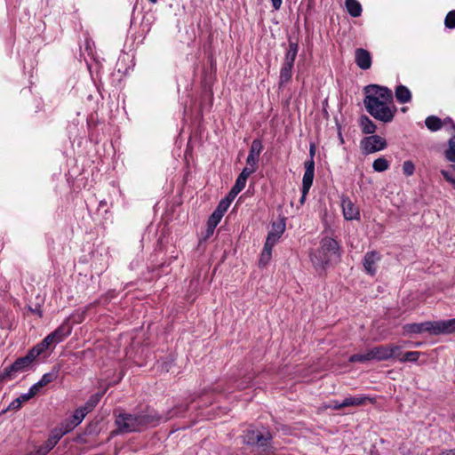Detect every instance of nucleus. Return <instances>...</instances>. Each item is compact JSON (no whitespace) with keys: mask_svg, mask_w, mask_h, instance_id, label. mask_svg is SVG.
Segmentation results:
<instances>
[{"mask_svg":"<svg viewBox=\"0 0 455 455\" xmlns=\"http://www.w3.org/2000/svg\"><path fill=\"white\" fill-rule=\"evenodd\" d=\"M419 355L420 353L417 351L406 352L402 357H399V360L401 362H416Z\"/></svg>","mask_w":455,"mask_h":455,"instance_id":"nucleus-32","label":"nucleus"},{"mask_svg":"<svg viewBox=\"0 0 455 455\" xmlns=\"http://www.w3.org/2000/svg\"><path fill=\"white\" fill-rule=\"evenodd\" d=\"M305 172L302 179V187L305 192H308L315 176V162L314 160H308L305 162Z\"/></svg>","mask_w":455,"mask_h":455,"instance_id":"nucleus-13","label":"nucleus"},{"mask_svg":"<svg viewBox=\"0 0 455 455\" xmlns=\"http://www.w3.org/2000/svg\"><path fill=\"white\" fill-rule=\"evenodd\" d=\"M360 125L362 128V132L365 134L373 135L377 129L374 123L366 116L361 117Z\"/></svg>","mask_w":455,"mask_h":455,"instance_id":"nucleus-22","label":"nucleus"},{"mask_svg":"<svg viewBox=\"0 0 455 455\" xmlns=\"http://www.w3.org/2000/svg\"><path fill=\"white\" fill-rule=\"evenodd\" d=\"M33 362L34 360L28 354L16 359L12 364L4 368V371L0 372V384L6 380L13 379L20 372L28 371Z\"/></svg>","mask_w":455,"mask_h":455,"instance_id":"nucleus-3","label":"nucleus"},{"mask_svg":"<svg viewBox=\"0 0 455 455\" xmlns=\"http://www.w3.org/2000/svg\"><path fill=\"white\" fill-rule=\"evenodd\" d=\"M329 407L332 408L333 410H340L345 408L344 405H342V402L339 403L337 401L331 402V404Z\"/></svg>","mask_w":455,"mask_h":455,"instance_id":"nucleus-51","label":"nucleus"},{"mask_svg":"<svg viewBox=\"0 0 455 455\" xmlns=\"http://www.w3.org/2000/svg\"><path fill=\"white\" fill-rule=\"evenodd\" d=\"M71 332V328L68 323H63L54 331L51 332L57 343L61 342Z\"/></svg>","mask_w":455,"mask_h":455,"instance_id":"nucleus-18","label":"nucleus"},{"mask_svg":"<svg viewBox=\"0 0 455 455\" xmlns=\"http://www.w3.org/2000/svg\"><path fill=\"white\" fill-rule=\"evenodd\" d=\"M365 99L364 100H370L373 99L375 101L388 102L393 99V92L387 87H381L379 85H369L365 87Z\"/></svg>","mask_w":455,"mask_h":455,"instance_id":"nucleus-6","label":"nucleus"},{"mask_svg":"<svg viewBox=\"0 0 455 455\" xmlns=\"http://www.w3.org/2000/svg\"><path fill=\"white\" fill-rule=\"evenodd\" d=\"M345 4L350 16L356 18L362 14V6L357 0H346Z\"/></svg>","mask_w":455,"mask_h":455,"instance_id":"nucleus-21","label":"nucleus"},{"mask_svg":"<svg viewBox=\"0 0 455 455\" xmlns=\"http://www.w3.org/2000/svg\"><path fill=\"white\" fill-rule=\"evenodd\" d=\"M443 178L450 182L455 188V176L448 171H442Z\"/></svg>","mask_w":455,"mask_h":455,"instance_id":"nucleus-43","label":"nucleus"},{"mask_svg":"<svg viewBox=\"0 0 455 455\" xmlns=\"http://www.w3.org/2000/svg\"><path fill=\"white\" fill-rule=\"evenodd\" d=\"M42 341L43 346H47L48 347L52 345L58 344L51 333L48 334Z\"/></svg>","mask_w":455,"mask_h":455,"instance_id":"nucleus-44","label":"nucleus"},{"mask_svg":"<svg viewBox=\"0 0 455 455\" xmlns=\"http://www.w3.org/2000/svg\"><path fill=\"white\" fill-rule=\"evenodd\" d=\"M49 347L47 346H43V341H41L39 344L35 346L33 348H31L28 354L30 355V357L35 360L38 355H40L42 353H44L46 349Z\"/></svg>","mask_w":455,"mask_h":455,"instance_id":"nucleus-29","label":"nucleus"},{"mask_svg":"<svg viewBox=\"0 0 455 455\" xmlns=\"http://www.w3.org/2000/svg\"><path fill=\"white\" fill-rule=\"evenodd\" d=\"M65 435V431H63L62 427L54 429L50 435L49 438L52 440L55 443L60 440V438Z\"/></svg>","mask_w":455,"mask_h":455,"instance_id":"nucleus-36","label":"nucleus"},{"mask_svg":"<svg viewBox=\"0 0 455 455\" xmlns=\"http://www.w3.org/2000/svg\"><path fill=\"white\" fill-rule=\"evenodd\" d=\"M222 215L218 213L217 212H213L212 214L210 216L208 222H207V232L209 234H212L215 228L218 226V224L220 222L222 219Z\"/></svg>","mask_w":455,"mask_h":455,"instance_id":"nucleus-25","label":"nucleus"},{"mask_svg":"<svg viewBox=\"0 0 455 455\" xmlns=\"http://www.w3.org/2000/svg\"><path fill=\"white\" fill-rule=\"evenodd\" d=\"M451 451H452L453 455H455V450H451Z\"/></svg>","mask_w":455,"mask_h":455,"instance_id":"nucleus-59","label":"nucleus"},{"mask_svg":"<svg viewBox=\"0 0 455 455\" xmlns=\"http://www.w3.org/2000/svg\"><path fill=\"white\" fill-rule=\"evenodd\" d=\"M357 66L362 69H368L371 66V59H355Z\"/></svg>","mask_w":455,"mask_h":455,"instance_id":"nucleus-39","label":"nucleus"},{"mask_svg":"<svg viewBox=\"0 0 455 455\" xmlns=\"http://www.w3.org/2000/svg\"><path fill=\"white\" fill-rule=\"evenodd\" d=\"M95 53V44L88 36L84 37L83 44L80 46L81 57H93Z\"/></svg>","mask_w":455,"mask_h":455,"instance_id":"nucleus-17","label":"nucleus"},{"mask_svg":"<svg viewBox=\"0 0 455 455\" xmlns=\"http://www.w3.org/2000/svg\"><path fill=\"white\" fill-rule=\"evenodd\" d=\"M60 366H53L49 372L43 375L41 379L38 381V386H41L43 387L47 384L54 381L58 378Z\"/></svg>","mask_w":455,"mask_h":455,"instance_id":"nucleus-20","label":"nucleus"},{"mask_svg":"<svg viewBox=\"0 0 455 455\" xmlns=\"http://www.w3.org/2000/svg\"><path fill=\"white\" fill-rule=\"evenodd\" d=\"M271 435L269 432L261 433L256 429L248 428L243 435V442L247 444H259L265 445L270 440Z\"/></svg>","mask_w":455,"mask_h":455,"instance_id":"nucleus-9","label":"nucleus"},{"mask_svg":"<svg viewBox=\"0 0 455 455\" xmlns=\"http://www.w3.org/2000/svg\"><path fill=\"white\" fill-rule=\"evenodd\" d=\"M87 413L88 412L86 411V409H84L83 407L76 409L71 418V427L78 426L83 421Z\"/></svg>","mask_w":455,"mask_h":455,"instance_id":"nucleus-26","label":"nucleus"},{"mask_svg":"<svg viewBox=\"0 0 455 455\" xmlns=\"http://www.w3.org/2000/svg\"><path fill=\"white\" fill-rule=\"evenodd\" d=\"M454 168H455V165H454Z\"/></svg>","mask_w":455,"mask_h":455,"instance_id":"nucleus-60","label":"nucleus"},{"mask_svg":"<svg viewBox=\"0 0 455 455\" xmlns=\"http://www.w3.org/2000/svg\"><path fill=\"white\" fill-rule=\"evenodd\" d=\"M381 260V255L376 251L366 252L363 257V266L366 273L373 276L377 273L378 263Z\"/></svg>","mask_w":455,"mask_h":455,"instance_id":"nucleus-10","label":"nucleus"},{"mask_svg":"<svg viewBox=\"0 0 455 455\" xmlns=\"http://www.w3.org/2000/svg\"><path fill=\"white\" fill-rule=\"evenodd\" d=\"M348 361L350 363H366L371 361L370 357L368 356V352L366 351L364 354H355L352 355Z\"/></svg>","mask_w":455,"mask_h":455,"instance_id":"nucleus-33","label":"nucleus"},{"mask_svg":"<svg viewBox=\"0 0 455 455\" xmlns=\"http://www.w3.org/2000/svg\"><path fill=\"white\" fill-rule=\"evenodd\" d=\"M372 168L378 172H385L389 168V162L384 157H379L373 162Z\"/></svg>","mask_w":455,"mask_h":455,"instance_id":"nucleus-28","label":"nucleus"},{"mask_svg":"<svg viewBox=\"0 0 455 455\" xmlns=\"http://www.w3.org/2000/svg\"><path fill=\"white\" fill-rule=\"evenodd\" d=\"M246 181H247L246 179L238 176L233 188L235 190L241 192L244 188V187L246 185Z\"/></svg>","mask_w":455,"mask_h":455,"instance_id":"nucleus-40","label":"nucleus"},{"mask_svg":"<svg viewBox=\"0 0 455 455\" xmlns=\"http://www.w3.org/2000/svg\"><path fill=\"white\" fill-rule=\"evenodd\" d=\"M103 394L102 393H96L94 395H92L89 399L88 401L86 402V403L83 406L84 409H86V411L87 412H90L91 411H92L95 406L99 403V402L100 401L101 397H102Z\"/></svg>","mask_w":455,"mask_h":455,"instance_id":"nucleus-27","label":"nucleus"},{"mask_svg":"<svg viewBox=\"0 0 455 455\" xmlns=\"http://www.w3.org/2000/svg\"><path fill=\"white\" fill-rule=\"evenodd\" d=\"M61 427H62L63 431H65V434H66V433H68L71 430H73L76 427H71V419H70Z\"/></svg>","mask_w":455,"mask_h":455,"instance_id":"nucleus-50","label":"nucleus"},{"mask_svg":"<svg viewBox=\"0 0 455 455\" xmlns=\"http://www.w3.org/2000/svg\"><path fill=\"white\" fill-rule=\"evenodd\" d=\"M40 388H42L41 386H38V382L34 384L28 390V394L30 395V397H34L40 390Z\"/></svg>","mask_w":455,"mask_h":455,"instance_id":"nucleus-46","label":"nucleus"},{"mask_svg":"<svg viewBox=\"0 0 455 455\" xmlns=\"http://www.w3.org/2000/svg\"><path fill=\"white\" fill-rule=\"evenodd\" d=\"M368 113L374 118L388 123L393 120L394 111L387 106V102L375 101L373 99L363 100Z\"/></svg>","mask_w":455,"mask_h":455,"instance_id":"nucleus-4","label":"nucleus"},{"mask_svg":"<svg viewBox=\"0 0 455 455\" xmlns=\"http://www.w3.org/2000/svg\"><path fill=\"white\" fill-rule=\"evenodd\" d=\"M272 249L273 247L267 246V244H264L262 252L260 254V258L259 260V266L260 267H265L270 261L272 257Z\"/></svg>","mask_w":455,"mask_h":455,"instance_id":"nucleus-23","label":"nucleus"},{"mask_svg":"<svg viewBox=\"0 0 455 455\" xmlns=\"http://www.w3.org/2000/svg\"><path fill=\"white\" fill-rule=\"evenodd\" d=\"M355 57H371L370 52L363 48H357L355 52Z\"/></svg>","mask_w":455,"mask_h":455,"instance_id":"nucleus-47","label":"nucleus"},{"mask_svg":"<svg viewBox=\"0 0 455 455\" xmlns=\"http://www.w3.org/2000/svg\"><path fill=\"white\" fill-rule=\"evenodd\" d=\"M162 417L155 412L142 411L136 414L120 412L116 416V434L141 431L147 427H155L160 423Z\"/></svg>","mask_w":455,"mask_h":455,"instance_id":"nucleus-1","label":"nucleus"},{"mask_svg":"<svg viewBox=\"0 0 455 455\" xmlns=\"http://www.w3.org/2000/svg\"><path fill=\"white\" fill-rule=\"evenodd\" d=\"M230 206V204H228V200H221L217 208L215 209V212L220 213V215H224L225 212L228 211V207Z\"/></svg>","mask_w":455,"mask_h":455,"instance_id":"nucleus-37","label":"nucleus"},{"mask_svg":"<svg viewBox=\"0 0 455 455\" xmlns=\"http://www.w3.org/2000/svg\"><path fill=\"white\" fill-rule=\"evenodd\" d=\"M256 172V170H254V168H251V167H249V166H247V165H246V166L242 170V172H241V173L239 174V176L247 180V179H248V177H249L251 174H252L253 172Z\"/></svg>","mask_w":455,"mask_h":455,"instance_id":"nucleus-42","label":"nucleus"},{"mask_svg":"<svg viewBox=\"0 0 455 455\" xmlns=\"http://www.w3.org/2000/svg\"><path fill=\"white\" fill-rule=\"evenodd\" d=\"M448 160L455 162V136L449 140V148L445 152Z\"/></svg>","mask_w":455,"mask_h":455,"instance_id":"nucleus-31","label":"nucleus"},{"mask_svg":"<svg viewBox=\"0 0 455 455\" xmlns=\"http://www.w3.org/2000/svg\"><path fill=\"white\" fill-rule=\"evenodd\" d=\"M238 193L240 192L232 188L228 195L223 200H228V204H231V202L235 198Z\"/></svg>","mask_w":455,"mask_h":455,"instance_id":"nucleus-45","label":"nucleus"},{"mask_svg":"<svg viewBox=\"0 0 455 455\" xmlns=\"http://www.w3.org/2000/svg\"><path fill=\"white\" fill-rule=\"evenodd\" d=\"M400 347L398 346H390V347H374L369 350L368 356L370 357V360H377V361H384L387 360L391 357H398L399 355L397 352L399 351Z\"/></svg>","mask_w":455,"mask_h":455,"instance_id":"nucleus-7","label":"nucleus"},{"mask_svg":"<svg viewBox=\"0 0 455 455\" xmlns=\"http://www.w3.org/2000/svg\"><path fill=\"white\" fill-rule=\"evenodd\" d=\"M21 407V403L20 400L14 399L8 406V410L17 411Z\"/></svg>","mask_w":455,"mask_h":455,"instance_id":"nucleus-48","label":"nucleus"},{"mask_svg":"<svg viewBox=\"0 0 455 455\" xmlns=\"http://www.w3.org/2000/svg\"><path fill=\"white\" fill-rule=\"evenodd\" d=\"M298 53V44L295 43H290L289 50L286 57H296Z\"/></svg>","mask_w":455,"mask_h":455,"instance_id":"nucleus-41","label":"nucleus"},{"mask_svg":"<svg viewBox=\"0 0 455 455\" xmlns=\"http://www.w3.org/2000/svg\"><path fill=\"white\" fill-rule=\"evenodd\" d=\"M403 331L408 334L411 333H420L427 330V325L425 323H407L403 327Z\"/></svg>","mask_w":455,"mask_h":455,"instance_id":"nucleus-24","label":"nucleus"},{"mask_svg":"<svg viewBox=\"0 0 455 455\" xmlns=\"http://www.w3.org/2000/svg\"><path fill=\"white\" fill-rule=\"evenodd\" d=\"M455 332V318L428 322V333L451 334Z\"/></svg>","mask_w":455,"mask_h":455,"instance_id":"nucleus-8","label":"nucleus"},{"mask_svg":"<svg viewBox=\"0 0 455 455\" xmlns=\"http://www.w3.org/2000/svg\"><path fill=\"white\" fill-rule=\"evenodd\" d=\"M442 127H444L448 132L455 131V124L451 118L441 120L435 116H428V130L435 132L440 130Z\"/></svg>","mask_w":455,"mask_h":455,"instance_id":"nucleus-11","label":"nucleus"},{"mask_svg":"<svg viewBox=\"0 0 455 455\" xmlns=\"http://www.w3.org/2000/svg\"><path fill=\"white\" fill-rule=\"evenodd\" d=\"M263 149L262 142L260 140H253L251 144L249 155L259 156Z\"/></svg>","mask_w":455,"mask_h":455,"instance_id":"nucleus-30","label":"nucleus"},{"mask_svg":"<svg viewBox=\"0 0 455 455\" xmlns=\"http://www.w3.org/2000/svg\"><path fill=\"white\" fill-rule=\"evenodd\" d=\"M308 192H305L303 189H302V196L300 197V204H304L305 200H306V196L307 195Z\"/></svg>","mask_w":455,"mask_h":455,"instance_id":"nucleus-56","label":"nucleus"},{"mask_svg":"<svg viewBox=\"0 0 455 455\" xmlns=\"http://www.w3.org/2000/svg\"><path fill=\"white\" fill-rule=\"evenodd\" d=\"M315 152V146L311 145L310 149H309L310 160H314Z\"/></svg>","mask_w":455,"mask_h":455,"instance_id":"nucleus-55","label":"nucleus"},{"mask_svg":"<svg viewBox=\"0 0 455 455\" xmlns=\"http://www.w3.org/2000/svg\"><path fill=\"white\" fill-rule=\"evenodd\" d=\"M259 156L248 155L246 159V165L251 168H254V170H257L258 168V163H259Z\"/></svg>","mask_w":455,"mask_h":455,"instance_id":"nucleus-38","label":"nucleus"},{"mask_svg":"<svg viewBox=\"0 0 455 455\" xmlns=\"http://www.w3.org/2000/svg\"><path fill=\"white\" fill-rule=\"evenodd\" d=\"M29 399H31L30 395L27 393V394H22L21 395H20L17 400H20V403L22 404L23 403L28 401Z\"/></svg>","mask_w":455,"mask_h":455,"instance_id":"nucleus-53","label":"nucleus"},{"mask_svg":"<svg viewBox=\"0 0 455 455\" xmlns=\"http://www.w3.org/2000/svg\"><path fill=\"white\" fill-rule=\"evenodd\" d=\"M366 402L373 403L374 399L366 395L348 396L342 401V405H344V407H355L363 405Z\"/></svg>","mask_w":455,"mask_h":455,"instance_id":"nucleus-15","label":"nucleus"},{"mask_svg":"<svg viewBox=\"0 0 455 455\" xmlns=\"http://www.w3.org/2000/svg\"><path fill=\"white\" fill-rule=\"evenodd\" d=\"M148 1H149V2H151V3H153V4H155V3H156V2H157V0H148Z\"/></svg>","mask_w":455,"mask_h":455,"instance_id":"nucleus-58","label":"nucleus"},{"mask_svg":"<svg viewBox=\"0 0 455 455\" xmlns=\"http://www.w3.org/2000/svg\"><path fill=\"white\" fill-rule=\"evenodd\" d=\"M438 455H453V453H452L451 450H448V451H442Z\"/></svg>","mask_w":455,"mask_h":455,"instance_id":"nucleus-57","label":"nucleus"},{"mask_svg":"<svg viewBox=\"0 0 455 455\" xmlns=\"http://www.w3.org/2000/svg\"><path fill=\"white\" fill-rule=\"evenodd\" d=\"M48 452L49 451H46V449L44 447V445H41L36 451L35 455H46Z\"/></svg>","mask_w":455,"mask_h":455,"instance_id":"nucleus-54","label":"nucleus"},{"mask_svg":"<svg viewBox=\"0 0 455 455\" xmlns=\"http://www.w3.org/2000/svg\"><path fill=\"white\" fill-rule=\"evenodd\" d=\"M360 146L363 153L369 155L385 149L387 144L384 138L379 135H371L363 138Z\"/></svg>","mask_w":455,"mask_h":455,"instance_id":"nucleus-5","label":"nucleus"},{"mask_svg":"<svg viewBox=\"0 0 455 455\" xmlns=\"http://www.w3.org/2000/svg\"><path fill=\"white\" fill-rule=\"evenodd\" d=\"M445 27L448 28H455V11H451L445 17Z\"/></svg>","mask_w":455,"mask_h":455,"instance_id":"nucleus-35","label":"nucleus"},{"mask_svg":"<svg viewBox=\"0 0 455 455\" xmlns=\"http://www.w3.org/2000/svg\"><path fill=\"white\" fill-rule=\"evenodd\" d=\"M341 206L346 220H352L359 218L360 212L358 207L355 206L348 197H342Z\"/></svg>","mask_w":455,"mask_h":455,"instance_id":"nucleus-12","label":"nucleus"},{"mask_svg":"<svg viewBox=\"0 0 455 455\" xmlns=\"http://www.w3.org/2000/svg\"><path fill=\"white\" fill-rule=\"evenodd\" d=\"M339 244L331 237H323L320 247L310 254V259L315 267H324L333 260L339 259Z\"/></svg>","mask_w":455,"mask_h":455,"instance_id":"nucleus-2","label":"nucleus"},{"mask_svg":"<svg viewBox=\"0 0 455 455\" xmlns=\"http://www.w3.org/2000/svg\"><path fill=\"white\" fill-rule=\"evenodd\" d=\"M395 96L399 103H407L411 100V91L404 85H398L395 91Z\"/></svg>","mask_w":455,"mask_h":455,"instance_id":"nucleus-16","label":"nucleus"},{"mask_svg":"<svg viewBox=\"0 0 455 455\" xmlns=\"http://www.w3.org/2000/svg\"><path fill=\"white\" fill-rule=\"evenodd\" d=\"M293 60L294 59H291L290 60H287L283 68H281L280 72V84H283L287 83L291 77V69L293 67Z\"/></svg>","mask_w":455,"mask_h":455,"instance_id":"nucleus-19","label":"nucleus"},{"mask_svg":"<svg viewBox=\"0 0 455 455\" xmlns=\"http://www.w3.org/2000/svg\"><path fill=\"white\" fill-rule=\"evenodd\" d=\"M415 172V165L414 164L408 160L404 161L403 164V172L405 176L409 177L411 176Z\"/></svg>","mask_w":455,"mask_h":455,"instance_id":"nucleus-34","label":"nucleus"},{"mask_svg":"<svg viewBox=\"0 0 455 455\" xmlns=\"http://www.w3.org/2000/svg\"><path fill=\"white\" fill-rule=\"evenodd\" d=\"M285 230L284 223H274L272 230L268 232L265 244L274 247Z\"/></svg>","mask_w":455,"mask_h":455,"instance_id":"nucleus-14","label":"nucleus"},{"mask_svg":"<svg viewBox=\"0 0 455 455\" xmlns=\"http://www.w3.org/2000/svg\"><path fill=\"white\" fill-rule=\"evenodd\" d=\"M271 4H272L273 8L275 11H278L282 6L283 0H271Z\"/></svg>","mask_w":455,"mask_h":455,"instance_id":"nucleus-52","label":"nucleus"},{"mask_svg":"<svg viewBox=\"0 0 455 455\" xmlns=\"http://www.w3.org/2000/svg\"><path fill=\"white\" fill-rule=\"evenodd\" d=\"M56 444L57 443H55L52 440L48 438L43 445L46 449V451H50Z\"/></svg>","mask_w":455,"mask_h":455,"instance_id":"nucleus-49","label":"nucleus"}]
</instances>
